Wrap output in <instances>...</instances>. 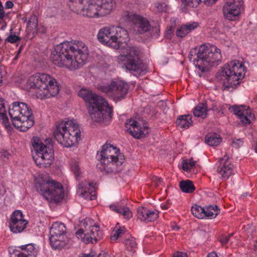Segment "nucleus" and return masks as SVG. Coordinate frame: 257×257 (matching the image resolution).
Listing matches in <instances>:
<instances>
[{
    "label": "nucleus",
    "mask_w": 257,
    "mask_h": 257,
    "mask_svg": "<svg viewBox=\"0 0 257 257\" xmlns=\"http://www.w3.org/2000/svg\"><path fill=\"white\" fill-rule=\"evenodd\" d=\"M97 38L102 44L119 51L117 62L122 68L137 77L145 74L146 66L142 62L137 47L131 43L125 29L113 26L103 28L99 30Z\"/></svg>",
    "instance_id": "nucleus-1"
},
{
    "label": "nucleus",
    "mask_w": 257,
    "mask_h": 257,
    "mask_svg": "<svg viewBox=\"0 0 257 257\" xmlns=\"http://www.w3.org/2000/svg\"><path fill=\"white\" fill-rule=\"evenodd\" d=\"M78 95L87 104L89 115L93 121L103 125H107L110 122L113 108L109 106L104 98L85 87L79 90Z\"/></svg>",
    "instance_id": "nucleus-2"
},
{
    "label": "nucleus",
    "mask_w": 257,
    "mask_h": 257,
    "mask_svg": "<svg viewBox=\"0 0 257 257\" xmlns=\"http://www.w3.org/2000/svg\"><path fill=\"white\" fill-rule=\"evenodd\" d=\"M246 69L243 63L233 60L226 63L216 73L215 77L218 80H223L224 89L230 91L236 89L240 84V80L245 74L242 72Z\"/></svg>",
    "instance_id": "nucleus-3"
},
{
    "label": "nucleus",
    "mask_w": 257,
    "mask_h": 257,
    "mask_svg": "<svg viewBox=\"0 0 257 257\" xmlns=\"http://www.w3.org/2000/svg\"><path fill=\"white\" fill-rule=\"evenodd\" d=\"M196 54L197 58L193 61L195 67L202 73L208 72L211 67L218 65L222 58L219 49L214 45L209 47L205 44L199 47L197 53L195 52Z\"/></svg>",
    "instance_id": "nucleus-4"
},
{
    "label": "nucleus",
    "mask_w": 257,
    "mask_h": 257,
    "mask_svg": "<svg viewBox=\"0 0 257 257\" xmlns=\"http://www.w3.org/2000/svg\"><path fill=\"white\" fill-rule=\"evenodd\" d=\"M73 50L69 48V42L65 41L55 46L51 55L53 64L59 67H65L70 69L82 66L75 59Z\"/></svg>",
    "instance_id": "nucleus-5"
},
{
    "label": "nucleus",
    "mask_w": 257,
    "mask_h": 257,
    "mask_svg": "<svg viewBox=\"0 0 257 257\" xmlns=\"http://www.w3.org/2000/svg\"><path fill=\"white\" fill-rule=\"evenodd\" d=\"M44 145L38 137H33L32 144L35 152L33 158L35 163L39 167L47 168L50 167L54 160L53 145L50 143Z\"/></svg>",
    "instance_id": "nucleus-6"
},
{
    "label": "nucleus",
    "mask_w": 257,
    "mask_h": 257,
    "mask_svg": "<svg viewBox=\"0 0 257 257\" xmlns=\"http://www.w3.org/2000/svg\"><path fill=\"white\" fill-rule=\"evenodd\" d=\"M35 187L50 203L57 204L63 199V187L55 181L41 179L36 182Z\"/></svg>",
    "instance_id": "nucleus-7"
},
{
    "label": "nucleus",
    "mask_w": 257,
    "mask_h": 257,
    "mask_svg": "<svg viewBox=\"0 0 257 257\" xmlns=\"http://www.w3.org/2000/svg\"><path fill=\"white\" fill-rule=\"evenodd\" d=\"M66 228L64 223L54 222L50 228L49 240L51 247L54 249H62L69 242V239L65 236Z\"/></svg>",
    "instance_id": "nucleus-8"
},
{
    "label": "nucleus",
    "mask_w": 257,
    "mask_h": 257,
    "mask_svg": "<svg viewBox=\"0 0 257 257\" xmlns=\"http://www.w3.org/2000/svg\"><path fill=\"white\" fill-rule=\"evenodd\" d=\"M112 9V0H89L85 12L82 15L90 18L98 16L100 11L102 14H108Z\"/></svg>",
    "instance_id": "nucleus-9"
},
{
    "label": "nucleus",
    "mask_w": 257,
    "mask_h": 257,
    "mask_svg": "<svg viewBox=\"0 0 257 257\" xmlns=\"http://www.w3.org/2000/svg\"><path fill=\"white\" fill-rule=\"evenodd\" d=\"M89 232H84L83 229L80 228L76 232V236L80 238L85 244L96 243L103 238V234L100 230L98 225L91 226Z\"/></svg>",
    "instance_id": "nucleus-10"
},
{
    "label": "nucleus",
    "mask_w": 257,
    "mask_h": 257,
    "mask_svg": "<svg viewBox=\"0 0 257 257\" xmlns=\"http://www.w3.org/2000/svg\"><path fill=\"white\" fill-rule=\"evenodd\" d=\"M243 9V0H232L231 2H226L223 6V15L225 19L228 20L235 21L238 18L241 10Z\"/></svg>",
    "instance_id": "nucleus-11"
},
{
    "label": "nucleus",
    "mask_w": 257,
    "mask_h": 257,
    "mask_svg": "<svg viewBox=\"0 0 257 257\" xmlns=\"http://www.w3.org/2000/svg\"><path fill=\"white\" fill-rule=\"evenodd\" d=\"M128 85L123 81H112L110 85L103 86L102 88L103 92H109L114 91V100L116 102L124 99L128 93Z\"/></svg>",
    "instance_id": "nucleus-12"
},
{
    "label": "nucleus",
    "mask_w": 257,
    "mask_h": 257,
    "mask_svg": "<svg viewBox=\"0 0 257 257\" xmlns=\"http://www.w3.org/2000/svg\"><path fill=\"white\" fill-rule=\"evenodd\" d=\"M123 16L126 20L132 22L135 26V30L140 34L148 32L151 29V25L149 21L142 16L133 14L128 11L124 12Z\"/></svg>",
    "instance_id": "nucleus-13"
},
{
    "label": "nucleus",
    "mask_w": 257,
    "mask_h": 257,
    "mask_svg": "<svg viewBox=\"0 0 257 257\" xmlns=\"http://www.w3.org/2000/svg\"><path fill=\"white\" fill-rule=\"evenodd\" d=\"M69 48L73 50L74 52L75 59H76L80 65L84 64L88 55V50L87 47L85 44L78 41L74 40L68 41Z\"/></svg>",
    "instance_id": "nucleus-14"
},
{
    "label": "nucleus",
    "mask_w": 257,
    "mask_h": 257,
    "mask_svg": "<svg viewBox=\"0 0 257 257\" xmlns=\"http://www.w3.org/2000/svg\"><path fill=\"white\" fill-rule=\"evenodd\" d=\"M69 133H62L60 131L54 132L53 136L59 144L66 148L74 146L80 140L77 137L71 136Z\"/></svg>",
    "instance_id": "nucleus-15"
},
{
    "label": "nucleus",
    "mask_w": 257,
    "mask_h": 257,
    "mask_svg": "<svg viewBox=\"0 0 257 257\" xmlns=\"http://www.w3.org/2000/svg\"><path fill=\"white\" fill-rule=\"evenodd\" d=\"M125 126L127 132L136 139L145 138L148 134V132H145V131H143L140 123L133 119L127 120Z\"/></svg>",
    "instance_id": "nucleus-16"
},
{
    "label": "nucleus",
    "mask_w": 257,
    "mask_h": 257,
    "mask_svg": "<svg viewBox=\"0 0 257 257\" xmlns=\"http://www.w3.org/2000/svg\"><path fill=\"white\" fill-rule=\"evenodd\" d=\"M138 218L142 221L146 222L154 221L159 217V211H151L145 207L138 208L137 210Z\"/></svg>",
    "instance_id": "nucleus-17"
},
{
    "label": "nucleus",
    "mask_w": 257,
    "mask_h": 257,
    "mask_svg": "<svg viewBox=\"0 0 257 257\" xmlns=\"http://www.w3.org/2000/svg\"><path fill=\"white\" fill-rule=\"evenodd\" d=\"M48 87H46V90H44L40 94H43L44 97L45 98H50L51 97H54L57 95L60 90L59 85L56 80L51 77L49 82L47 84Z\"/></svg>",
    "instance_id": "nucleus-18"
},
{
    "label": "nucleus",
    "mask_w": 257,
    "mask_h": 257,
    "mask_svg": "<svg viewBox=\"0 0 257 257\" xmlns=\"http://www.w3.org/2000/svg\"><path fill=\"white\" fill-rule=\"evenodd\" d=\"M103 168L100 170H104L106 174H116L120 172L122 169V166H120L115 161V159L108 160V161H105L104 163H101Z\"/></svg>",
    "instance_id": "nucleus-19"
},
{
    "label": "nucleus",
    "mask_w": 257,
    "mask_h": 257,
    "mask_svg": "<svg viewBox=\"0 0 257 257\" xmlns=\"http://www.w3.org/2000/svg\"><path fill=\"white\" fill-rule=\"evenodd\" d=\"M109 145L110 144H108L106 142L102 146L100 154H99V152L97 154L98 160H100L101 163H104L105 161L115 159V154L113 151L111 152V149L112 148L109 147Z\"/></svg>",
    "instance_id": "nucleus-20"
},
{
    "label": "nucleus",
    "mask_w": 257,
    "mask_h": 257,
    "mask_svg": "<svg viewBox=\"0 0 257 257\" xmlns=\"http://www.w3.org/2000/svg\"><path fill=\"white\" fill-rule=\"evenodd\" d=\"M13 221L10 222V227L12 232L14 233L21 232L27 227L28 221L24 220H18V219H13Z\"/></svg>",
    "instance_id": "nucleus-21"
},
{
    "label": "nucleus",
    "mask_w": 257,
    "mask_h": 257,
    "mask_svg": "<svg viewBox=\"0 0 257 257\" xmlns=\"http://www.w3.org/2000/svg\"><path fill=\"white\" fill-rule=\"evenodd\" d=\"M192 116L190 114L180 115L176 121V124L181 128L187 129L193 124Z\"/></svg>",
    "instance_id": "nucleus-22"
},
{
    "label": "nucleus",
    "mask_w": 257,
    "mask_h": 257,
    "mask_svg": "<svg viewBox=\"0 0 257 257\" xmlns=\"http://www.w3.org/2000/svg\"><path fill=\"white\" fill-rule=\"evenodd\" d=\"M85 0H69L68 6L72 11L77 14H82L85 12V8L83 6V2Z\"/></svg>",
    "instance_id": "nucleus-23"
},
{
    "label": "nucleus",
    "mask_w": 257,
    "mask_h": 257,
    "mask_svg": "<svg viewBox=\"0 0 257 257\" xmlns=\"http://www.w3.org/2000/svg\"><path fill=\"white\" fill-rule=\"evenodd\" d=\"M9 114L11 120H21L20 102L16 101L10 106Z\"/></svg>",
    "instance_id": "nucleus-24"
},
{
    "label": "nucleus",
    "mask_w": 257,
    "mask_h": 257,
    "mask_svg": "<svg viewBox=\"0 0 257 257\" xmlns=\"http://www.w3.org/2000/svg\"><path fill=\"white\" fill-rule=\"evenodd\" d=\"M75 120H68L67 121L63 120L61 123L57 125L56 128L54 132H58L60 131L62 133L65 132L67 129H70V127L76 128L79 125Z\"/></svg>",
    "instance_id": "nucleus-25"
},
{
    "label": "nucleus",
    "mask_w": 257,
    "mask_h": 257,
    "mask_svg": "<svg viewBox=\"0 0 257 257\" xmlns=\"http://www.w3.org/2000/svg\"><path fill=\"white\" fill-rule=\"evenodd\" d=\"M205 141L210 146H217L222 141V138L216 133L209 134L206 135Z\"/></svg>",
    "instance_id": "nucleus-26"
},
{
    "label": "nucleus",
    "mask_w": 257,
    "mask_h": 257,
    "mask_svg": "<svg viewBox=\"0 0 257 257\" xmlns=\"http://www.w3.org/2000/svg\"><path fill=\"white\" fill-rule=\"evenodd\" d=\"M208 110L205 103H200L194 108L193 114L196 117L205 118L208 115Z\"/></svg>",
    "instance_id": "nucleus-27"
},
{
    "label": "nucleus",
    "mask_w": 257,
    "mask_h": 257,
    "mask_svg": "<svg viewBox=\"0 0 257 257\" xmlns=\"http://www.w3.org/2000/svg\"><path fill=\"white\" fill-rule=\"evenodd\" d=\"M181 190L186 193H191L195 190L193 182L190 180H182L179 183Z\"/></svg>",
    "instance_id": "nucleus-28"
},
{
    "label": "nucleus",
    "mask_w": 257,
    "mask_h": 257,
    "mask_svg": "<svg viewBox=\"0 0 257 257\" xmlns=\"http://www.w3.org/2000/svg\"><path fill=\"white\" fill-rule=\"evenodd\" d=\"M20 116L23 119L34 116L31 108L29 107L25 102H20Z\"/></svg>",
    "instance_id": "nucleus-29"
},
{
    "label": "nucleus",
    "mask_w": 257,
    "mask_h": 257,
    "mask_svg": "<svg viewBox=\"0 0 257 257\" xmlns=\"http://www.w3.org/2000/svg\"><path fill=\"white\" fill-rule=\"evenodd\" d=\"M39 73L35 74L29 77L27 81V84L30 86V88L37 89L40 90V87H39Z\"/></svg>",
    "instance_id": "nucleus-30"
},
{
    "label": "nucleus",
    "mask_w": 257,
    "mask_h": 257,
    "mask_svg": "<svg viewBox=\"0 0 257 257\" xmlns=\"http://www.w3.org/2000/svg\"><path fill=\"white\" fill-rule=\"evenodd\" d=\"M123 243L127 250L135 252V249L137 247V243L136 241V239L134 237L131 236L128 238L124 239Z\"/></svg>",
    "instance_id": "nucleus-31"
},
{
    "label": "nucleus",
    "mask_w": 257,
    "mask_h": 257,
    "mask_svg": "<svg viewBox=\"0 0 257 257\" xmlns=\"http://www.w3.org/2000/svg\"><path fill=\"white\" fill-rule=\"evenodd\" d=\"M22 124H21V132H25L27 131L29 128L32 127L35 123L34 116L27 117L25 119L22 118Z\"/></svg>",
    "instance_id": "nucleus-32"
},
{
    "label": "nucleus",
    "mask_w": 257,
    "mask_h": 257,
    "mask_svg": "<svg viewBox=\"0 0 257 257\" xmlns=\"http://www.w3.org/2000/svg\"><path fill=\"white\" fill-rule=\"evenodd\" d=\"M39 87H40V91L43 92L44 90H46V87H48L47 84L52 77L48 74L44 73H39Z\"/></svg>",
    "instance_id": "nucleus-33"
},
{
    "label": "nucleus",
    "mask_w": 257,
    "mask_h": 257,
    "mask_svg": "<svg viewBox=\"0 0 257 257\" xmlns=\"http://www.w3.org/2000/svg\"><path fill=\"white\" fill-rule=\"evenodd\" d=\"M204 211V207H201L200 206L195 205L191 208L192 214L196 218L198 219H203L204 217L203 213Z\"/></svg>",
    "instance_id": "nucleus-34"
},
{
    "label": "nucleus",
    "mask_w": 257,
    "mask_h": 257,
    "mask_svg": "<svg viewBox=\"0 0 257 257\" xmlns=\"http://www.w3.org/2000/svg\"><path fill=\"white\" fill-rule=\"evenodd\" d=\"M109 147L112 148V151L114 152V154H115V161L119 164L120 166H122V164L124 160V155L119 153V149H117L116 147H114L113 145H109Z\"/></svg>",
    "instance_id": "nucleus-35"
},
{
    "label": "nucleus",
    "mask_w": 257,
    "mask_h": 257,
    "mask_svg": "<svg viewBox=\"0 0 257 257\" xmlns=\"http://www.w3.org/2000/svg\"><path fill=\"white\" fill-rule=\"evenodd\" d=\"M220 174L222 173V177L225 179H228L232 173L231 168L228 165H223L219 171Z\"/></svg>",
    "instance_id": "nucleus-36"
},
{
    "label": "nucleus",
    "mask_w": 257,
    "mask_h": 257,
    "mask_svg": "<svg viewBox=\"0 0 257 257\" xmlns=\"http://www.w3.org/2000/svg\"><path fill=\"white\" fill-rule=\"evenodd\" d=\"M12 31H13V29H11L10 30V35L5 40V43H6L7 42H9V43H11L12 44H14V43H15L18 41H20V40H21V38L18 36H16V35L15 34H12Z\"/></svg>",
    "instance_id": "nucleus-37"
},
{
    "label": "nucleus",
    "mask_w": 257,
    "mask_h": 257,
    "mask_svg": "<svg viewBox=\"0 0 257 257\" xmlns=\"http://www.w3.org/2000/svg\"><path fill=\"white\" fill-rule=\"evenodd\" d=\"M65 133H69L71 136H74L77 139H81V131L79 129V126H77L76 128L70 127V129H67Z\"/></svg>",
    "instance_id": "nucleus-38"
},
{
    "label": "nucleus",
    "mask_w": 257,
    "mask_h": 257,
    "mask_svg": "<svg viewBox=\"0 0 257 257\" xmlns=\"http://www.w3.org/2000/svg\"><path fill=\"white\" fill-rule=\"evenodd\" d=\"M160 26L159 25L155 26H151V29L148 32H149L152 37L157 38L160 35Z\"/></svg>",
    "instance_id": "nucleus-39"
},
{
    "label": "nucleus",
    "mask_w": 257,
    "mask_h": 257,
    "mask_svg": "<svg viewBox=\"0 0 257 257\" xmlns=\"http://www.w3.org/2000/svg\"><path fill=\"white\" fill-rule=\"evenodd\" d=\"M125 231L126 229L124 226L120 227L119 229H117L114 235L111 236L110 239L114 240H117L119 237L124 234Z\"/></svg>",
    "instance_id": "nucleus-40"
},
{
    "label": "nucleus",
    "mask_w": 257,
    "mask_h": 257,
    "mask_svg": "<svg viewBox=\"0 0 257 257\" xmlns=\"http://www.w3.org/2000/svg\"><path fill=\"white\" fill-rule=\"evenodd\" d=\"M181 2L185 6L196 8L201 3V0H181Z\"/></svg>",
    "instance_id": "nucleus-41"
},
{
    "label": "nucleus",
    "mask_w": 257,
    "mask_h": 257,
    "mask_svg": "<svg viewBox=\"0 0 257 257\" xmlns=\"http://www.w3.org/2000/svg\"><path fill=\"white\" fill-rule=\"evenodd\" d=\"M188 33V32L186 29L185 25H182L180 28L177 30L176 35L178 37L183 38L185 37Z\"/></svg>",
    "instance_id": "nucleus-42"
},
{
    "label": "nucleus",
    "mask_w": 257,
    "mask_h": 257,
    "mask_svg": "<svg viewBox=\"0 0 257 257\" xmlns=\"http://www.w3.org/2000/svg\"><path fill=\"white\" fill-rule=\"evenodd\" d=\"M24 216L21 210H15L11 215L10 222L13 221V219L14 218L18 219L19 221L20 220H24Z\"/></svg>",
    "instance_id": "nucleus-43"
},
{
    "label": "nucleus",
    "mask_w": 257,
    "mask_h": 257,
    "mask_svg": "<svg viewBox=\"0 0 257 257\" xmlns=\"http://www.w3.org/2000/svg\"><path fill=\"white\" fill-rule=\"evenodd\" d=\"M240 107H243V106L242 105L239 106L235 104L233 105L232 106L230 107L229 108V110H230V111L232 110V111L233 112L234 114L239 117V116H241V114H243V112H242L241 109L240 108Z\"/></svg>",
    "instance_id": "nucleus-44"
},
{
    "label": "nucleus",
    "mask_w": 257,
    "mask_h": 257,
    "mask_svg": "<svg viewBox=\"0 0 257 257\" xmlns=\"http://www.w3.org/2000/svg\"><path fill=\"white\" fill-rule=\"evenodd\" d=\"M71 169L75 175L76 179L78 180L80 174V168L79 167L78 163L77 162H74L72 164Z\"/></svg>",
    "instance_id": "nucleus-45"
},
{
    "label": "nucleus",
    "mask_w": 257,
    "mask_h": 257,
    "mask_svg": "<svg viewBox=\"0 0 257 257\" xmlns=\"http://www.w3.org/2000/svg\"><path fill=\"white\" fill-rule=\"evenodd\" d=\"M213 209V208L212 207V205H209L204 208V213H203V215H204V217H213L214 213L212 211Z\"/></svg>",
    "instance_id": "nucleus-46"
},
{
    "label": "nucleus",
    "mask_w": 257,
    "mask_h": 257,
    "mask_svg": "<svg viewBox=\"0 0 257 257\" xmlns=\"http://www.w3.org/2000/svg\"><path fill=\"white\" fill-rule=\"evenodd\" d=\"M175 26H170L167 28L165 33V37L168 39H171L174 35Z\"/></svg>",
    "instance_id": "nucleus-47"
},
{
    "label": "nucleus",
    "mask_w": 257,
    "mask_h": 257,
    "mask_svg": "<svg viewBox=\"0 0 257 257\" xmlns=\"http://www.w3.org/2000/svg\"><path fill=\"white\" fill-rule=\"evenodd\" d=\"M155 7L158 12L162 13L167 10V6L164 3H157L155 4Z\"/></svg>",
    "instance_id": "nucleus-48"
},
{
    "label": "nucleus",
    "mask_w": 257,
    "mask_h": 257,
    "mask_svg": "<svg viewBox=\"0 0 257 257\" xmlns=\"http://www.w3.org/2000/svg\"><path fill=\"white\" fill-rule=\"evenodd\" d=\"M198 26V23L197 22H193L190 24H187L185 25L186 29L187 30L188 33L197 28Z\"/></svg>",
    "instance_id": "nucleus-49"
},
{
    "label": "nucleus",
    "mask_w": 257,
    "mask_h": 257,
    "mask_svg": "<svg viewBox=\"0 0 257 257\" xmlns=\"http://www.w3.org/2000/svg\"><path fill=\"white\" fill-rule=\"evenodd\" d=\"M239 118L241 123L244 125H246L247 124H249L250 123V119L246 115H244V113L243 114H241V116H239Z\"/></svg>",
    "instance_id": "nucleus-50"
},
{
    "label": "nucleus",
    "mask_w": 257,
    "mask_h": 257,
    "mask_svg": "<svg viewBox=\"0 0 257 257\" xmlns=\"http://www.w3.org/2000/svg\"><path fill=\"white\" fill-rule=\"evenodd\" d=\"M33 25L36 28L38 27V20L36 16H31L30 20L28 22V25Z\"/></svg>",
    "instance_id": "nucleus-51"
},
{
    "label": "nucleus",
    "mask_w": 257,
    "mask_h": 257,
    "mask_svg": "<svg viewBox=\"0 0 257 257\" xmlns=\"http://www.w3.org/2000/svg\"><path fill=\"white\" fill-rule=\"evenodd\" d=\"M3 124L4 125L5 127L8 130V132H12L13 131V128L10 124L9 120L8 117L3 119Z\"/></svg>",
    "instance_id": "nucleus-52"
},
{
    "label": "nucleus",
    "mask_w": 257,
    "mask_h": 257,
    "mask_svg": "<svg viewBox=\"0 0 257 257\" xmlns=\"http://www.w3.org/2000/svg\"><path fill=\"white\" fill-rule=\"evenodd\" d=\"M26 246L27 248L25 252L26 254H28L29 253H35L36 252V251H35V247L33 243L27 244Z\"/></svg>",
    "instance_id": "nucleus-53"
},
{
    "label": "nucleus",
    "mask_w": 257,
    "mask_h": 257,
    "mask_svg": "<svg viewBox=\"0 0 257 257\" xmlns=\"http://www.w3.org/2000/svg\"><path fill=\"white\" fill-rule=\"evenodd\" d=\"M21 120H11L13 126L20 131L21 128V124H22V117L20 116Z\"/></svg>",
    "instance_id": "nucleus-54"
},
{
    "label": "nucleus",
    "mask_w": 257,
    "mask_h": 257,
    "mask_svg": "<svg viewBox=\"0 0 257 257\" xmlns=\"http://www.w3.org/2000/svg\"><path fill=\"white\" fill-rule=\"evenodd\" d=\"M123 216H124L125 218H129L132 215L130 216V215L131 214L130 210L128 207H123L121 208V213Z\"/></svg>",
    "instance_id": "nucleus-55"
},
{
    "label": "nucleus",
    "mask_w": 257,
    "mask_h": 257,
    "mask_svg": "<svg viewBox=\"0 0 257 257\" xmlns=\"http://www.w3.org/2000/svg\"><path fill=\"white\" fill-rule=\"evenodd\" d=\"M182 168L185 171H188L191 170V167L187 160L185 159L183 160Z\"/></svg>",
    "instance_id": "nucleus-56"
},
{
    "label": "nucleus",
    "mask_w": 257,
    "mask_h": 257,
    "mask_svg": "<svg viewBox=\"0 0 257 257\" xmlns=\"http://www.w3.org/2000/svg\"><path fill=\"white\" fill-rule=\"evenodd\" d=\"M10 155L11 154L7 151L0 152V158H2L5 161L9 159Z\"/></svg>",
    "instance_id": "nucleus-57"
},
{
    "label": "nucleus",
    "mask_w": 257,
    "mask_h": 257,
    "mask_svg": "<svg viewBox=\"0 0 257 257\" xmlns=\"http://www.w3.org/2000/svg\"><path fill=\"white\" fill-rule=\"evenodd\" d=\"M232 145L236 148H238L243 145V142L240 139H237L236 141L233 140L232 141Z\"/></svg>",
    "instance_id": "nucleus-58"
},
{
    "label": "nucleus",
    "mask_w": 257,
    "mask_h": 257,
    "mask_svg": "<svg viewBox=\"0 0 257 257\" xmlns=\"http://www.w3.org/2000/svg\"><path fill=\"white\" fill-rule=\"evenodd\" d=\"M229 237L222 235L219 238V241L222 244H225L229 241Z\"/></svg>",
    "instance_id": "nucleus-59"
},
{
    "label": "nucleus",
    "mask_w": 257,
    "mask_h": 257,
    "mask_svg": "<svg viewBox=\"0 0 257 257\" xmlns=\"http://www.w3.org/2000/svg\"><path fill=\"white\" fill-rule=\"evenodd\" d=\"M109 208L112 210L115 211L116 213H121V208H118L117 206L115 204H111L109 206Z\"/></svg>",
    "instance_id": "nucleus-60"
},
{
    "label": "nucleus",
    "mask_w": 257,
    "mask_h": 257,
    "mask_svg": "<svg viewBox=\"0 0 257 257\" xmlns=\"http://www.w3.org/2000/svg\"><path fill=\"white\" fill-rule=\"evenodd\" d=\"M197 50L198 51L197 47H195L193 49L191 50L189 52L188 58H189L190 61H191L192 57L193 56H195V52L196 51V52L197 53L198 52V51L197 52ZM196 55H197L196 54Z\"/></svg>",
    "instance_id": "nucleus-61"
},
{
    "label": "nucleus",
    "mask_w": 257,
    "mask_h": 257,
    "mask_svg": "<svg viewBox=\"0 0 257 257\" xmlns=\"http://www.w3.org/2000/svg\"><path fill=\"white\" fill-rule=\"evenodd\" d=\"M5 16V12L4 11V8L2 5L1 1H0V19H3Z\"/></svg>",
    "instance_id": "nucleus-62"
},
{
    "label": "nucleus",
    "mask_w": 257,
    "mask_h": 257,
    "mask_svg": "<svg viewBox=\"0 0 257 257\" xmlns=\"http://www.w3.org/2000/svg\"><path fill=\"white\" fill-rule=\"evenodd\" d=\"M173 257H188V255L186 252L177 251L174 254Z\"/></svg>",
    "instance_id": "nucleus-63"
},
{
    "label": "nucleus",
    "mask_w": 257,
    "mask_h": 257,
    "mask_svg": "<svg viewBox=\"0 0 257 257\" xmlns=\"http://www.w3.org/2000/svg\"><path fill=\"white\" fill-rule=\"evenodd\" d=\"M96 255L95 252L91 250L88 254L85 253H82L81 256H79V257H94Z\"/></svg>",
    "instance_id": "nucleus-64"
}]
</instances>
